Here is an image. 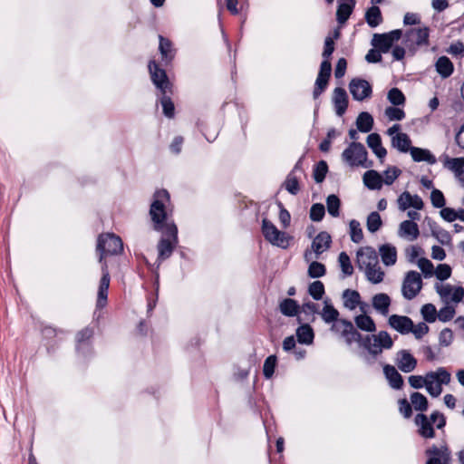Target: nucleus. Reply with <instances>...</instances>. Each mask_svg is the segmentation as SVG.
<instances>
[{"instance_id":"nucleus-63","label":"nucleus","mask_w":464,"mask_h":464,"mask_svg":"<svg viewBox=\"0 0 464 464\" xmlns=\"http://www.w3.org/2000/svg\"><path fill=\"white\" fill-rule=\"evenodd\" d=\"M435 275L439 280H441V281L446 280L451 275V268L449 265L440 264L436 268Z\"/></svg>"},{"instance_id":"nucleus-35","label":"nucleus","mask_w":464,"mask_h":464,"mask_svg":"<svg viewBox=\"0 0 464 464\" xmlns=\"http://www.w3.org/2000/svg\"><path fill=\"white\" fill-rule=\"evenodd\" d=\"M324 305L321 312V316H322L323 320L327 324H330L333 322L337 323L339 312L332 305L330 301L324 300Z\"/></svg>"},{"instance_id":"nucleus-46","label":"nucleus","mask_w":464,"mask_h":464,"mask_svg":"<svg viewBox=\"0 0 464 464\" xmlns=\"http://www.w3.org/2000/svg\"><path fill=\"white\" fill-rule=\"evenodd\" d=\"M340 199L335 195H329L326 198L327 211L332 217L339 216Z\"/></svg>"},{"instance_id":"nucleus-12","label":"nucleus","mask_w":464,"mask_h":464,"mask_svg":"<svg viewBox=\"0 0 464 464\" xmlns=\"http://www.w3.org/2000/svg\"><path fill=\"white\" fill-rule=\"evenodd\" d=\"M349 91L353 99L362 102L372 97V88L370 82L361 78L352 79L349 83Z\"/></svg>"},{"instance_id":"nucleus-57","label":"nucleus","mask_w":464,"mask_h":464,"mask_svg":"<svg viewBox=\"0 0 464 464\" xmlns=\"http://www.w3.org/2000/svg\"><path fill=\"white\" fill-rule=\"evenodd\" d=\"M408 382H409V384L411 385V387H412L413 389H421V388L425 387V389L427 390L426 374L423 376L411 375L408 378Z\"/></svg>"},{"instance_id":"nucleus-5","label":"nucleus","mask_w":464,"mask_h":464,"mask_svg":"<svg viewBox=\"0 0 464 464\" xmlns=\"http://www.w3.org/2000/svg\"><path fill=\"white\" fill-rule=\"evenodd\" d=\"M368 153L362 143L352 142L342 153V160L349 167L370 168L372 162H367Z\"/></svg>"},{"instance_id":"nucleus-16","label":"nucleus","mask_w":464,"mask_h":464,"mask_svg":"<svg viewBox=\"0 0 464 464\" xmlns=\"http://www.w3.org/2000/svg\"><path fill=\"white\" fill-rule=\"evenodd\" d=\"M398 208L405 211L410 208L420 210L424 207V203L418 195H411L409 191L402 192L397 198Z\"/></svg>"},{"instance_id":"nucleus-15","label":"nucleus","mask_w":464,"mask_h":464,"mask_svg":"<svg viewBox=\"0 0 464 464\" xmlns=\"http://www.w3.org/2000/svg\"><path fill=\"white\" fill-rule=\"evenodd\" d=\"M429 29L427 27L412 28L406 32L404 43L410 50H415L417 46L427 44Z\"/></svg>"},{"instance_id":"nucleus-3","label":"nucleus","mask_w":464,"mask_h":464,"mask_svg":"<svg viewBox=\"0 0 464 464\" xmlns=\"http://www.w3.org/2000/svg\"><path fill=\"white\" fill-rule=\"evenodd\" d=\"M356 264L372 284L377 285L383 281L385 273L379 264L378 255L373 247H360L356 252Z\"/></svg>"},{"instance_id":"nucleus-22","label":"nucleus","mask_w":464,"mask_h":464,"mask_svg":"<svg viewBox=\"0 0 464 464\" xmlns=\"http://www.w3.org/2000/svg\"><path fill=\"white\" fill-rule=\"evenodd\" d=\"M335 112L338 116H342L348 107V96L343 88L337 87L334 90L332 98Z\"/></svg>"},{"instance_id":"nucleus-60","label":"nucleus","mask_w":464,"mask_h":464,"mask_svg":"<svg viewBox=\"0 0 464 464\" xmlns=\"http://www.w3.org/2000/svg\"><path fill=\"white\" fill-rule=\"evenodd\" d=\"M429 332V326L425 323H419L418 324H414L412 323L411 333L416 339L422 338Z\"/></svg>"},{"instance_id":"nucleus-61","label":"nucleus","mask_w":464,"mask_h":464,"mask_svg":"<svg viewBox=\"0 0 464 464\" xmlns=\"http://www.w3.org/2000/svg\"><path fill=\"white\" fill-rule=\"evenodd\" d=\"M453 341V333L450 329L445 328L441 330L439 335V343L441 346L447 347Z\"/></svg>"},{"instance_id":"nucleus-29","label":"nucleus","mask_w":464,"mask_h":464,"mask_svg":"<svg viewBox=\"0 0 464 464\" xmlns=\"http://www.w3.org/2000/svg\"><path fill=\"white\" fill-rule=\"evenodd\" d=\"M410 153L412 160L416 162L425 161L430 165L436 163L435 156L429 150L412 147Z\"/></svg>"},{"instance_id":"nucleus-25","label":"nucleus","mask_w":464,"mask_h":464,"mask_svg":"<svg viewBox=\"0 0 464 464\" xmlns=\"http://www.w3.org/2000/svg\"><path fill=\"white\" fill-rule=\"evenodd\" d=\"M383 373L390 386L392 389H401V387L403 386V379L394 366L390 364L384 365Z\"/></svg>"},{"instance_id":"nucleus-38","label":"nucleus","mask_w":464,"mask_h":464,"mask_svg":"<svg viewBox=\"0 0 464 464\" xmlns=\"http://www.w3.org/2000/svg\"><path fill=\"white\" fill-rule=\"evenodd\" d=\"M357 327L362 331L372 333L376 330V325L371 316L360 314L355 317Z\"/></svg>"},{"instance_id":"nucleus-49","label":"nucleus","mask_w":464,"mask_h":464,"mask_svg":"<svg viewBox=\"0 0 464 464\" xmlns=\"http://www.w3.org/2000/svg\"><path fill=\"white\" fill-rule=\"evenodd\" d=\"M387 98L389 102L396 106L402 105L405 102V96L398 88H392L388 92Z\"/></svg>"},{"instance_id":"nucleus-33","label":"nucleus","mask_w":464,"mask_h":464,"mask_svg":"<svg viewBox=\"0 0 464 464\" xmlns=\"http://www.w3.org/2000/svg\"><path fill=\"white\" fill-rule=\"evenodd\" d=\"M373 118L366 111L361 112L356 119V126L358 130L362 132H369L372 129Z\"/></svg>"},{"instance_id":"nucleus-39","label":"nucleus","mask_w":464,"mask_h":464,"mask_svg":"<svg viewBox=\"0 0 464 464\" xmlns=\"http://www.w3.org/2000/svg\"><path fill=\"white\" fill-rule=\"evenodd\" d=\"M280 311L284 315L295 316L297 314L299 305L294 299L286 298L280 303Z\"/></svg>"},{"instance_id":"nucleus-54","label":"nucleus","mask_w":464,"mask_h":464,"mask_svg":"<svg viewBox=\"0 0 464 464\" xmlns=\"http://www.w3.org/2000/svg\"><path fill=\"white\" fill-rule=\"evenodd\" d=\"M455 315V309L450 304H446L444 307L438 312V318L441 322L450 321Z\"/></svg>"},{"instance_id":"nucleus-58","label":"nucleus","mask_w":464,"mask_h":464,"mask_svg":"<svg viewBox=\"0 0 464 464\" xmlns=\"http://www.w3.org/2000/svg\"><path fill=\"white\" fill-rule=\"evenodd\" d=\"M161 106L165 116L171 118L174 115V104L167 94H162Z\"/></svg>"},{"instance_id":"nucleus-31","label":"nucleus","mask_w":464,"mask_h":464,"mask_svg":"<svg viewBox=\"0 0 464 464\" xmlns=\"http://www.w3.org/2000/svg\"><path fill=\"white\" fill-rule=\"evenodd\" d=\"M410 137L406 133H396L395 136H392V145L396 148L401 152H408L411 151L412 148L411 146Z\"/></svg>"},{"instance_id":"nucleus-55","label":"nucleus","mask_w":464,"mask_h":464,"mask_svg":"<svg viewBox=\"0 0 464 464\" xmlns=\"http://www.w3.org/2000/svg\"><path fill=\"white\" fill-rule=\"evenodd\" d=\"M384 113L390 121H401L405 117L403 110L392 106L387 107Z\"/></svg>"},{"instance_id":"nucleus-17","label":"nucleus","mask_w":464,"mask_h":464,"mask_svg":"<svg viewBox=\"0 0 464 464\" xmlns=\"http://www.w3.org/2000/svg\"><path fill=\"white\" fill-rule=\"evenodd\" d=\"M333 330L341 333L348 345L360 339V334L354 329L353 324L347 320H339L333 325Z\"/></svg>"},{"instance_id":"nucleus-24","label":"nucleus","mask_w":464,"mask_h":464,"mask_svg":"<svg viewBox=\"0 0 464 464\" xmlns=\"http://www.w3.org/2000/svg\"><path fill=\"white\" fill-rule=\"evenodd\" d=\"M379 255L386 266H392L397 262V248L392 244H383L379 246Z\"/></svg>"},{"instance_id":"nucleus-59","label":"nucleus","mask_w":464,"mask_h":464,"mask_svg":"<svg viewBox=\"0 0 464 464\" xmlns=\"http://www.w3.org/2000/svg\"><path fill=\"white\" fill-rule=\"evenodd\" d=\"M329 77L319 75L317 76L316 82H315V88L314 90V97L317 98L326 88L328 83Z\"/></svg>"},{"instance_id":"nucleus-2","label":"nucleus","mask_w":464,"mask_h":464,"mask_svg":"<svg viewBox=\"0 0 464 464\" xmlns=\"http://www.w3.org/2000/svg\"><path fill=\"white\" fill-rule=\"evenodd\" d=\"M169 199L167 190L161 189L155 192L153 201L150 208V216L156 231L161 232L165 236L173 237L176 240L178 228L174 222L169 218L165 203Z\"/></svg>"},{"instance_id":"nucleus-23","label":"nucleus","mask_w":464,"mask_h":464,"mask_svg":"<svg viewBox=\"0 0 464 464\" xmlns=\"http://www.w3.org/2000/svg\"><path fill=\"white\" fill-rule=\"evenodd\" d=\"M392 304L391 297L385 293H379L372 296V305L380 314L386 316Z\"/></svg>"},{"instance_id":"nucleus-50","label":"nucleus","mask_w":464,"mask_h":464,"mask_svg":"<svg viewBox=\"0 0 464 464\" xmlns=\"http://www.w3.org/2000/svg\"><path fill=\"white\" fill-rule=\"evenodd\" d=\"M308 292L315 300H321L324 294V286L321 281H314L310 284Z\"/></svg>"},{"instance_id":"nucleus-34","label":"nucleus","mask_w":464,"mask_h":464,"mask_svg":"<svg viewBox=\"0 0 464 464\" xmlns=\"http://www.w3.org/2000/svg\"><path fill=\"white\" fill-rule=\"evenodd\" d=\"M436 70L441 77L447 78L453 72V64L448 57L441 56L436 63Z\"/></svg>"},{"instance_id":"nucleus-56","label":"nucleus","mask_w":464,"mask_h":464,"mask_svg":"<svg viewBox=\"0 0 464 464\" xmlns=\"http://www.w3.org/2000/svg\"><path fill=\"white\" fill-rule=\"evenodd\" d=\"M328 167L326 162L320 161L314 170V179L315 182L321 183L324 179Z\"/></svg>"},{"instance_id":"nucleus-21","label":"nucleus","mask_w":464,"mask_h":464,"mask_svg":"<svg viewBox=\"0 0 464 464\" xmlns=\"http://www.w3.org/2000/svg\"><path fill=\"white\" fill-rule=\"evenodd\" d=\"M398 237L407 241H414L420 235L417 223L411 220H404L399 225Z\"/></svg>"},{"instance_id":"nucleus-28","label":"nucleus","mask_w":464,"mask_h":464,"mask_svg":"<svg viewBox=\"0 0 464 464\" xmlns=\"http://www.w3.org/2000/svg\"><path fill=\"white\" fill-rule=\"evenodd\" d=\"M362 181L369 189H381L382 187V176L376 170H367L362 176Z\"/></svg>"},{"instance_id":"nucleus-30","label":"nucleus","mask_w":464,"mask_h":464,"mask_svg":"<svg viewBox=\"0 0 464 464\" xmlns=\"http://www.w3.org/2000/svg\"><path fill=\"white\" fill-rule=\"evenodd\" d=\"M172 240L169 238H161L158 244L159 260H164L170 256L174 249V246L177 243V238L174 240L173 237H170Z\"/></svg>"},{"instance_id":"nucleus-27","label":"nucleus","mask_w":464,"mask_h":464,"mask_svg":"<svg viewBox=\"0 0 464 464\" xmlns=\"http://www.w3.org/2000/svg\"><path fill=\"white\" fill-rule=\"evenodd\" d=\"M367 145L376 155V157L382 161L387 154L386 149L382 145V140L379 134L371 133L367 137Z\"/></svg>"},{"instance_id":"nucleus-8","label":"nucleus","mask_w":464,"mask_h":464,"mask_svg":"<svg viewBox=\"0 0 464 464\" xmlns=\"http://www.w3.org/2000/svg\"><path fill=\"white\" fill-rule=\"evenodd\" d=\"M422 288V279L416 271H409L401 284V295L407 300L413 299Z\"/></svg>"},{"instance_id":"nucleus-32","label":"nucleus","mask_w":464,"mask_h":464,"mask_svg":"<svg viewBox=\"0 0 464 464\" xmlns=\"http://www.w3.org/2000/svg\"><path fill=\"white\" fill-rule=\"evenodd\" d=\"M159 38H160L159 49H160V52L161 54L162 61L165 63H169L174 57V52L172 50L171 43L169 40H168L160 35L159 36Z\"/></svg>"},{"instance_id":"nucleus-26","label":"nucleus","mask_w":464,"mask_h":464,"mask_svg":"<svg viewBox=\"0 0 464 464\" xmlns=\"http://www.w3.org/2000/svg\"><path fill=\"white\" fill-rule=\"evenodd\" d=\"M415 423L419 427V433L423 438L431 439L435 436L432 423L426 415L422 413L418 414L415 417Z\"/></svg>"},{"instance_id":"nucleus-62","label":"nucleus","mask_w":464,"mask_h":464,"mask_svg":"<svg viewBox=\"0 0 464 464\" xmlns=\"http://www.w3.org/2000/svg\"><path fill=\"white\" fill-rule=\"evenodd\" d=\"M285 185L286 190L289 193H291L293 195H295L298 193V191H299L298 180L293 174L288 175V177L285 182Z\"/></svg>"},{"instance_id":"nucleus-53","label":"nucleus","mask_w":464,"mask_h":464,"mask_svg":"<svg viewBox=\"0 0 464 464\" xmlns=\"http://www.w3.org/2000/svg\"><path fill=\"white\" fill-rule=\"evenodd\" d=\"M325 214L324 206L321 203L314 204L310 208V218L313 221L319 222L323 219Z\"/></svg>"},{"instance_id":"nucleus-51","label":"nucleus","mask_w":464,"mask_h":464,"mask_svg":"<svg viewBox=\"0 0 464 464\" xmlns=\"http://www.w3.org/2000/svg\"><path fill=\"white\" fill-rule=\"evenodd\" d=\"M401 169L397 167H389L383 172L382 184L392 185L401 174Z\"/></svg>"},{"instance_id":"nucleus-13","label":"nucleus","mask_w":464,"mask_h":464,"mask_svg":"<svg viewBox=\"0 0 464 464\" xmlns=\"http://www.w3.org/2000/svg\"><path fill=\"white\" fill-rule=\"evenodd\" d=\"M149 71L153 83L161 92V93L168 94V92H170L171 84L168 79L166 72L160 69L155 62H150L149 63Z\"/></svg>"},{"instance_id":"nucleus-48","label":"nucleus","mask_w":464,"mask_h":464,"mask_svg":"<svg viewBox=\"0 0 464 464\" xmlns=\"http://www.w3.org/2000/svg\"><path fill=\"white\" fill-rule=\"evenodd\" d=\"M307 273L308 276L312 278L321 277L325 274V266L322 263L314 261L313 259L311 260Z\"/></svg>"},{"instance_id":"nucleus-10","label":"nucleus","mask_w":464,"mask_h":464,"mask_svg":"<svg viewBox=\"0 0 464 464\" xmlns=\"http://www.w3.org/2000/svg\"><path fill=\"white\" fill-rule=\"evenodd\" d=\"M331 242V236L327 232H320L313 240L311 250L304 253L305 261L310 262L318 258L322 253L330 247Z\"/></svg>"},{"instance_id":"nucleus-47","label":"nucleus","mask_w":464,"mask_h":464,"mask_svg":"<svg viewBox=\"0 0 464 464\" xmlns=\"http://www.w3.org/2000/svg\"><path fill=\"white\" fill-rule=\"evenodd\" d=\"M367 229L371 233H374L380 229L382 226V218L378 212H372L368 218L366 222Z\"/></svg>"},{"instance_id":"nucleus-18","label":"nucleus","mask_w":464,"mask_h":464,"mask_svg":"<svg viewBox=\"0 0 464 464\" xmlns=\"http://www.w3.org/2000/svg\"><path fill=\"white\" fill-rule=\"evenodd\" d=\"M395 362L403 372H411L417 366V360L407 350H401L396 353Z\"/></svg>"},{"instance_id":"nucleus-42","label":"nucleus","mask_w":464,"mask_h":464,"mask_svg":"<svg viewBox=\"0 0 464 464\" xmlns=\"http://www.w3.org/2000/svg\"><path fill=\"white\" fill-rule=\"evenodd\" d=\"M350 237L351 240L354 243H360L363 239V233L361 227V224L353 219L349 223Z\"/></svg>"},{"instance_id":"nucleus-37","label":"nucleus","mask_w":464,"mask_h":464,"mask_svg":"<svg viewBox=\"0 0 464 464\" xmlns=\"http://www.w3.org/2000/svg\"><path fill=\"white\" fill-rule=\"evenodd\" d=\"M296 336L299 343L311 344L314 341L313 329L308 324H303L297 328Z\"/></svg>"},{"instance_id":"nucleus-45","label":"nucleus","mask_w":464,"mask_h":464,"mask_svg":"<svg viewBox=\"0 0 464 464\" xmlns=\"http://www.w3.org/2000/svg\"><path fill=\"white\" fill-rule=\"evenodd\" d=\"M423 319L428 323H434L438 318V312L434 304H426L420 309Z\"/></svg>"},{"instance_id":"nucleus-9","label":"nucleus","mask_w":464,"mask_h":464,"mask_svg":"<svg viewBox=\"0 0 464 464\" xmlns=\"http://www.w3.org/2000/svg\"><path fill=\"white\" fill-rule=\"evenodd\" d=\"M436 292L445 304H458L464 298V287L453 286L449 284H436Z\"/></svg>"},{"instance_id":"nucleus-64","label":"nucleus","mask_w":464,"mask_h":464,"mask_svg":"<svg viewBox=\"0 0 464 464\" xmlns=\"http://www.w3.org/2000/svg\"><path fill=\"white\" fill-rule=\"evenodd\" d=\"M430 200L435 208H443L445 205V198L443 193L439 189H433L430 194Z\"/></svg>"},{"instance_id":"nucleus-41","label":"nucleus","mask_w":464,"mask_h":464,"mask_svg":"<svg viewBox=\"0 0 464 464\" xmlns=\"http://www.w3.org/2000/svg\"><path fill=\"white\" fill-rule=\"evenodd\" d=\"M411 403L416 411H424L428 408V400L420 392H415L411 395Z\"/></svg>"},{"instance_id":"nucleus-14","label":"nucleus","mask_w":464,"mask_h":464,"mask_svg":"<svg viewBox=\"0 0 464 464\" xmlns=\"http://www.w3.org/2000/svg\"><path fill=\"white\" fill-rule=\"evenodd\" d=\"M401 30H393L387 34H374L372 44L382 53H387L392 46L393 43L401 37Z\"/></svg>"},{"instance_id":"nucleus-43","label":"nucleus","mask_w":464,"mask_h":464,"mask_svg":"<svg viewBox=\"0 0 464 464\" xmlns=\"http://www.w3.org/2000/svg\"><path fill=\"white\" fill-rule=\"evenodd\" d=\"M354 5L349 3H340L337 8L336 16L340 24H343L347 21L350 14H352Z\"/></svg>"},{"instance_id":"nucleus-7","label":"nucleus","mask_w":464,"mask_h":464,"mask_svg":"<svg viewBox=\"0 0 464 464\" xmlns=\"http://www.w3.org/2000/svg\"><path fill=\"white\" fill-rule=\"evenodd\" d=\"M393 341L391 335L385 331L367 335L362 341V346L373 356L381 354L383 350L391 349Z\"/></svg>"},{"instance_id":"nucleus-40","label":"nucleus","mask_w":464,"mask_h":464,"mask_svg":"<svg viewBox=\"0 0 464 464\" xmlns=\"http://www.w3.org/2000/svg\"><path fill=\"white\" fill-rule=\"evenodd\" d=\"M365 19L371 27L378 26L382 21L380 8L377 6L369 8L365 14Z\"/></svg>"},{"instance_id":"nucleus-11","label":"nucleus","mask_w":464,"mask_h":464,"mask_svg":"<svg viewBox=\"0 0 464 464\" xmlns=\"http://www.w3.org/2000/svg\"><path fill=\"white\" fill-rule=\"evenodd\" d=\"M428 457L426 464H451V452L446 445H432L426 450Z\"/></svg>"},{"instance_id":"nucleus-20","label":"nucleus","mask_w":464,"mask_h":464,"mask_svg":"<svg viewBox=\"0 0 464 464\" xmlns=\"http://www.w3.org/2000/svg\"><path fill=\"white\" fill-rule=\"evenodd\" d=\"M444 168L450 170L455 178L464 185V158H450L443 160Z\"/></svg>"},{"instance_id":"nucleus-1","label":"nucleus","mask_w":464,"mask_h":464,"mask_svg":"<svg viewBox=\"0 0 464 464\" xmlns=\"http://www.w3.org/2000/svg\"><path fill=\"white\" fill-rule=\"evenodd\" d=\"M123 244L120 237L112 234H102L97 240V251L100 254L99 261L102 263V276L100 280L96 307L103 308L107 304L108 289L110 286V274L104 259L110 256H116L122 252Z\"/></svg>"},{"instance_id":"nucleus-19","label":"nucleus","mask_w":464,"mask_h":464,"mask_svg":"<svg viewBox=\"0 0 464 464\" xmlns=\"http://www.w3.org/2000/svg\"><path fill=\"white\" fill-rule=\"evenodd\" d=\"M388 324L401 334H408L411 330L412 320L405 315L392 314L388 318Z\"/></svg>"},{"instance_id":"nucleus-44","label":"nucleus","mask_w":464,"mask_h":464,"mask_svg":"<svg viewBox=\"0 0 464 464\" xmlns=\"http://www.w3.org/2000/svg\"><path fill=\"white\" fill-rule=\"evenodd\" d=\"M338 262L342 269L343 274L345 276H352L353 273V267L352 266L349 256L345 252H341L338 257Z\"/></svg>"},{"instance_id":"nucleus-36","label":"nucleus","mask_w":464,"mask_h":464,"mask_svg":"<svg viewBox=\"0 0 464 464\" xmlns=\"http://www.w3.org/2000/svg\"><path fill=\"white\" fill-rule=\"evenodd\" d=\"M343 304L349 310L356 308L360 302V294L355 290L347 289L343 293Z\"/></svg>"},{"instance_id":"nucleus-52","label":"nucleus","mask_w":464,"mask_h":464,"mask_svg":"<svg viewBox=\"0 0 464 464\" xmlns=\"http://www.w3.org/2000/svg\"><path fill=\"white\" fill-rule=\"evenodd\" d=\"M276 364V355H270L268 356L263 365V372L266 379H270L275 372Z\"/></svg>"},{"instance_id":"nucleus-6","label":"nucleus","mask_w":464,"mask_h":464,"mask_svg":"<svg viewBox=\"0 0 464 464\" xmlns=\"http://www.w3.org/2000/svg\"><path fill=\"white\" fill-rule=\"evenodd\" d=\"M262 234L265 239L272 246L286 249L293 237L286 232L279 230L274 223L267 218L262 220Z\"/></svg>"},{"instance_id":"nucleus-4","label":"nucleus","mask_w":464,"mask_h":464,"mask_svg":"<svg viewBox=\"0 0 464 464\" xmlns=\"http://www.w3.org/2000/svg\"><path fill=\"white\" fill-rule=\"evenodd\" d=\"M426 381L427 392L437 398L442 393V385H448L451 382V374L446 368L439 367L426 373Z\"/></svg>"}]
</instances>
